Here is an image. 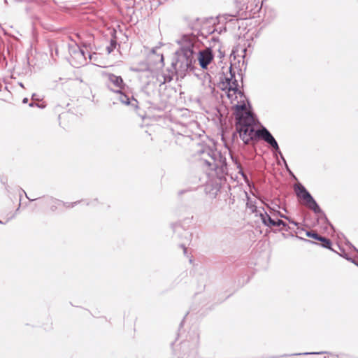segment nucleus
Here are the masks:
<instances>
[{
    "instance_id": "obj_1",
    "label": "nucleus",
    "mask_w": 358,
    "mask_h": 358,
    "mask_svg": "<svg viewBox=\"0 0 358 358\" xmlns=\"http://www.w3.org/2000/svg\"><path fill=\"white\" fill-rule=\"evenodd\" d=\"M233 108H234L236 130V132L233 134V138L236 136V133H238L240 138L245 145L262 139L271 147L278 148V142L265 127L259 129L255 128L253 115L251 112L246 111V105L244 101L241 103L234 105Z\"/></svg>"
},
{
    "instance_id": "obj_2",
    "label": "nucleus",
    "mask_w": 358,
    "mask_h": 358,
    "mask_svg": "<svg viewBox=\"0 0 358 358\" xmlns=\"http://www.w3.org/2000/svg\"><path fill=\"white\" fill-rule=\"evenodd\" d=\"M196 154L201 156V162L210 170L215 171L220 178L228 175L227 158L216 148L203 145L197 150Z\"/></svg>"
},
{
    "instance_id": "obj_3",
    "label": "nucleus",
    "mask_w": 358,
    "mask_h": 358,
    "mask_svg": "<svg viewBox=\"0 0 358 358\" xmlns=\"http://www.w3.org/2000/svg\"><path fill=\"white\" fill-rule=\"evenodd\" d=\"M194 39V36H183L182 41L185 44L182 45L180 49L176 51V56L171 64L173 69L176 71L185 73L188 70L194 69V63L195 62Z\"/></svg>"
},
{
    "instance_id": "obj_4",
    "label": "nucleus",
    "mask_w": 358,
    "mask_h": 358,
    "mask_svg": "<svg viewBox=\"0 0 358 358\" xmlns=\"http://www.w3.org/2000/svg\"><path fill=\"white\" fill-rule=\"evenodd\" d=\"M103 75L107 78L108 83V88L119 95V101L127 106H131L134 108H138V101L131 97L127 93L126 88H128L120 76H116L112 73H103Z\"/></svg>"
},
{
    "instance_id": "obj_5",
    "label": "nucleus",
    "mask_w": 358,
    "mask_h": 358,
    "mask_svg": "<svg viewBox=\"0 0 358 358\" xmlns=\"http://www.w3.org/2000/svg\"><path fill=\"white\" fill-rule=\"evenodd\" d=\"M294 191L298 199L303 200L306 206L312 210L314 213L320 214L322 213L318 203L302 184L299 183L295 185Z\"/></svg>"
},
{
    "instance_id": "obj_6",
    "label": "nucleus",
    "mask_w": 358,
    "mask_h": 358,
    "mask_svg": "<svg viewBox=\"0 0 358 358\" xmlns=\"http://www.w3.org/2000/svg\"><path fill=\"white\" fill-rule=\"evenodd\" d=\"M199 336L196 335L191 341H185L180 343L181 354L178 358H198Z\"/></svg>"
},
{
    "instance_id": "obj_7",
    "label": "nucleus",
    "mask_w": 358,
    "mask_h": 358,
    "mask_svg": "<svg viewBox=\"0 0 358 358\" xmlns=\"http://www.w3.org/2000/svg\"><path fill=\"white\" fill-rule=\"evenodd\" d=\"M23 193L25 194L26 197L31 201H38L37 203H36L35 206L36 207L38 208H45V207H50V210L52 211H55L59 206H62V201L55 199L52 196H43L41 198L38 199H30L26 192L22 189Z\"/></svg>"
},
{
    "instance_id": "obj_8",
    "label": "nucleus",
    "mask_w": 358,
    "mask_h": 358,
    "mask_svg": "<svg viewBox=\"0 0 358 358\" xmlns=\"http://www.w3.org/2000/svg\"><path fill=\"white\" fill-rule=\"evenodd\" d=\"M229 75H224L220 77L221 83L222 85V90H227V96L229 99H232L233 94L231 92V88L234 87V83L236 86H238V80L236 78V72L232 67V64L229 68Z\"/></svg>"
},
{
    "instance_id": "obj_9",
    "label": "nucleus",
    "mask_w": 358,
    "mask_h": 358,
    "mask_svg": "<svg viewBox=\"0 0 358 358\" xmlns=\"http://www.w3.org/2000/svg\"><path fill=\"white\" fill-rule=\"evenodd\" d=\"M263 212H260L259 217L262 220V223L268 227H282L280 230L288 231L290 229L289 226L283 220L278 219L277 220L273 219L265 210L264 208H262Z\"/></svg>"
},
{
    "instance_id": "obj_10",
    "label": "nucleus",
    "mask_w": 358,
    "mask_h": 358,
    "mask_svg": "<svg viewBox=\"0 0 358 358\" xmlns=\"http://www.w3.org/2000/svg\"><path fill=\"white\" fill-rule=\"evenodd\" d=\"M213 54L210 48L199 52L198 61L203 69H207L208 66L213 59Z\"/></svg>"
},
{
    "instance_id": "obj_11",
    "label": "nucleus",
    "mask_w": 358,
    "mask_h": 358,
    "mask_svg": "<svg viewBox=\"0 0 358 358\" xmlns=\"http://www.w3.org/2000/svg\"><path fill=\"white\" fill-rule=\"evenodd\" d=\"M295 238L300 240V241H302L305 243H307L308 244H311V245H320L324 248H326V249H329L333 252H336L335 250H334L332 248V242L329 239V238H327L324 236H320V238H319L318 241H320L321 243H319L317 242H315L314 241H311V240H309V239H306L305 238H303V237H301L298 235H296L295 236Z\"/></svg>"
},
{
    "instance_id": "obj_12",
    "label": "nucleus",
    "mask_w": 358,
    "mask_h": 358,
    "mask_svg": "<svg viewBox=\"0 0 358 358\" xmlns=\"http://www.w3.org/2000/svg\"><path fill=\"white\" fill-rule=\"evenodd\" d=\"M172 227L173 229L174 233H177L178 236L179 237L180 236V232L182 231V234H184L185 237L187 238V241H189L191 239L192 234H190L187 230H185L184 229H182L180 224H173Z\"/></svg>"
},
{
    "instance_id": "obj_13",
    "label": "nucleus",
    "mask_w": 358,
    "mask_h": 358,
    "mask_svg": "<svg viewBox=\"0 0 358 358\" xmlns=\"http://www.w3.org/2000/svg\"><path fill=\"white\" fill-rule=\"evenodd\" d=\"M179 71H176L174 69L173 70L168 69L167 73H164V82L163 83H169L173 80L175 73H178Z\"/></svg>"
},
{
    "instance_id": "obj_14",
    "label": "nucleus",
    "mask_w": 358,
    "mask_h": 358,
    "mask_svg": "<svg viewBox=\"0 0 358 358\" xmlns=\"http://www.w3.org/2000/svg\"><path fill=\"white\" fill-rule=\"evenodd\" d=\"M271 148L273 155L275 156H277L278 155H279L280 156V158H281L282 161L284 162L285 167L287 168V170H289L287 162L280 150L279 145H278V148H275L274 147H271Z\"/></svg>"
},
{
    "instance_id": "obj_15",
    "label": "nucleus",
    "mask_w": 358,
    "mask_h": 358,
    "mask_svg": "<svg viewBox=\"0 0 358 358\" xmlns=\"http://www.w3.org/2000/svg\"><path fill=\"white\" fill-rule=\"evenodd\" d=\"M231 92H233L234 93L232 94L233 96L234 95H236V94H238L241 98L242 97H244L245 98V94H244V92L241 90L239 88H238V86H236V85H235L234 83V87L233 88H231Z\"/></svg>"
},
{
    "instance_id": "obj_16",
    "label": "nucleus",
    "mask_w": 358,
    "mask_h": 358,
    "mask_svg": "<svg viewBox=\"0 0 358 358\" xmlns=\"http://www.w3.org/2000/svg\"><path fill=\"white\" fill-rule=\"evenodd\" d=\"M306 235L307 237L313 238L314 240L316 241H318L321 236L315 231H306Z\"/></svg>"
},
{
    "instance_id": "obj_17",
    "label": "nucleus",
    "mask_w": 358,
    "mask_h": 358,
    "mask_svg": "<svg viewBox=\"0 0 358 358\" xmlns=\"http://www.w3.org/2000/svg\"><path fill=\"white\" fill-rule=\"evenodd\" d=\"M117 44V43L115 38L110 40V45L106 48L108 54L111 53L116 48Z\"/></svg>"
},
{
    "instance_id": "obj_18",
    "label": "nucleus",
    "mask_w": 358,
    "mask_h": 358,
    "mask_svg": "<svg viewBox=\"0 0 358 358\" xmlns=\"http://www.w3.org/2000/svg\"><path fill=\"white\" fill-rule=\"evenodd\" d=\"M82 201H83V200L77 201L75 202H71V203L62 201V206H64L66 208H71L75 207L76 205H78V203H80Z\"/></svg>"
},
{
    "instance_id": "obj_19",
    "label": "nucleus",
    "mask_w": 358,
    "mask_h": 358,
    "mask_svg": "<svg viewBox=\"0 0 358 358\" xmlns=\"http://www.w3.org/2000/svg\"><path fill=\"white\" fill-rule=\"evenodd\" d=\"M74 53L78 56L83 57L85 62H86L85 52L81 48L78 47V50H75Z\"/></svg>"
},
{
    "instance_id": "obj_20",
    "label": "nucleus",
    "mask_w": 358,
    "mask_h": 358,
    "mask_svg": "<svg viewBox=\"0 0 358 358\" xmlns=\"http://www.w3.org/2000/svg\"><path fill=\"white\" fill-rule=\"evenodd\" d=\"M320 219L322 220H324V221L327 224H329L331 228H334L332 224L329 222V220H328L327 215H325V213L322 211V213H320Z\"/></svg>"
},
{
    "instance_id": "obj_21",
    "label": "nucleus",
    "mask_w": 358,
    "mask_h": 358,
    "mask_svg": "<svg viewBox=\"0 0 358 358\" xmlns=\"http://www.w3.org/2000/svg\"><path fill=\"white\" fill-rule=\"evenodd\" d=\"M320 219L322 220H324V221L327 224H329L331 228H334L332 224L329 222V220H328L327 215H325V213L322 211V213H320Z\"/></svg>"
},
{
    "instance_id": "obj_22",
    "label": "nucleus",
    "mask_w": 358,
    "mask_h": 358,
    "mask_svg": "<svg viewBox=\"0 0 358 358\" xmlns=\"http://www.w3.org/2000/svg\"><path fill=\"white\" fill-rule=\"evenodd\" d=\"M320 219L322 220H324V221L327 224H329L331 228H334L332 224L329 222V220H328L327 215H325V213L322 211V213H320Z\"/></svg>"
},
{
    "instance_id": "obj_23",
    "label": "nucleus",
    "mask_w": 358,
    "mask_h": 358,
    "mask_svg": "<svg viewBox=\"0 0 358 358\" xmlns=\"http://www.w3.org/2000/svg\"><path fill=\"white\" fill-rule=\"evenodd\" d=\"M339 250H341V253L338 252L337 251L334 252L335 253L338 254L339 256L343 257L345 259V257H349L348 255L345 252V250L341 247L340 245H338Z\"/></svg>"
},
{
    "instance_id": "obj_24",
    "label": "nucleus",
    "mask_w": 358,
    "mask_h": 358,
    "mask_svg": "<svg viewBox=\"0 0 358 358\" xmlns=\"http://www.w3.org/2000/svg\"><path fill=\"white\" fill-rule=\"evenodd\" d=\"M324 353H327V352L296 353L293 355H321Z\"/></svg>"
},
{
    "instance_id": "obj_25",
    "label": "nucleus",
    "mask_w": 358,
    "mask_h": 358,
    "mask_svg": "<svg viewBox=\"0 0 358 358\" xmlns=\"http://www.w3.org/2000/svg\"><path fill=\"white\" fill-rule=\"evenodd\" d=\"M345 244L350 248H352L354 251L358 252V249L354 246L348 239L345 240Z\"/></svg>"
},
{
    "instance_id": "obj_26",
    "label": "nucleus",
    "mask_w": 358,
    "mask_h": 358,
    "mask_svg": "<svg viewBox=\"0 0 358 358\" xmlns=\"http://www.w3.org/2000/svg\"><path fill=\"white\" fill-rule=\"evenodd\" d=\"M248 207L251 209L252 213H256V215H258V213L259 214L261 212L260 210H258L257 207L255 205Z\"/></svg>"
},
{
    "instance_id": "obj_27",
    "label": "nucleus",
    "mask_w": 358,
    "mask_h": 358,
    "mask_svg": "<svg viewBox=\"0 0 358 358\" xmlns=\"http://www.w3.org/2000/svg\"><path fill=\"white\" fill-rule=\"evenodd\" d=\"M284 219L287 220L289 223L293 224L295 226H298L299 224L297 222L294 221V220H292V218L287 215H285V217Z\"/></svg>"
},
{
    "instance_id": "obj_28",
    "label": "nucleus",
    "mask_w": 358,
    "mask_h": 358,
    "mask_svg": "<svg viewBox=\"0 0 358 358\" xmlns=\"http://www.w3.org/2000/svg\"><path fill=\"white\" fill-rule=\"evenodd\" d=\"M284 219L287 220L289 223L293 224L295 226H298L299 224L297 222L294 221V220H292V218L287 215H285V217Z\"/></svg>"
},
{
    "instance_id": "obj_29",
    "label": "nucleus",
    "mask_w": 358,
    "mask_h": 358,
    "mask_svg": "<svg viewBox=\"0 0 358 358\" xmlns=\"http://www.w3.org/2000/svg\"><path fill=\"white\" fill-rule=\"evenodd\" d=\"M98 203V199H94L92 201H87L86 202V205L87 206H90V205H95Z\"/></svg>"
},
{
    "instance_id": "obj_30",
    "label": "nucleus",
    "mask_w": 358,
    "mask_h": 358,
    "mask_svg": "<svg viewBox=\"0 0 358 358\" xmlns=\"http://www.w3.org/2000/svg\"><path fill=\"white\" fill-rule=\"evenodd\" d=\"M55 49V55H58V49H57V46H52L51 47V57L53 58L54 57V55H53V50Z\"/></svg>"
},
{
    "instance_id": "obj_31",
    "label": "nucleus",
    "mask_w": 358,
    "mask_h": 358,
    "mask_svg": "<svg viewBox=\"0 0 358 358\" xmlns=\"http://www.w3.org/2000/svg\"><path fill=\"white\" fill-rule=\"evenodd\" d=\"M229 155L231 156V158L232 161H233V162H234V164L236 165V167H238V164H241L238 162V161L237 158H236V157H234V156H233L232 155H231L230 153H229Z\"/></svg>"
},
{
    "instance_id": "obj_32",
    "label": "nucleus",
    "mask_w": 358,
    "mask_h": 358,
    "mask_svg": "<svg viewBox=\"0 0 358 358\" xmlns=\"http://www.w3.org/2000/svg\"><path fill=\"white\" fill-rule=\"evenodd\" d=\"M237 169H238V173L241 175V176H242V177H243V176L246 175V174L244 173V171H243V168H242V166H241V164H238V165Z\"/></svg>"
},
{
    "instance_id": "obj_33",
    "label": "nucleus",
    "mask_w": 358,
    "mask_h": 358,
    "mask_svg": "<svg viewBox=\"0 0 358 358\" xmlns=\"http://www.w3.org/2000/svg\"><path fill=\"white\" fill-rule=\"evenodd\" d=\"M243 178L245 182L247 183L249 187H250V182L249 180L248 176L247 175L243 176Z\"/></svg>"
},
{
    "instance_id": "obj_34",
    "label": "nucleus",
    "mask_w": 358,
    "mask_h": 358,
    "mask_svg": "<svg viewBox=\"0 0 358 358\" xmlns=\"http://www.w3.org/2000/svg\"><path fill=\"white\" fill-rule=\"evenodd\" d=\"M180 247H181L183 249V252H184L185 255H186L187 249V248L185 246V243H181L180 245Z\"/></svg>"
},
{
    "instance_id": "obj_35",
    "label": "nucleus",
    "mask_w": 358,
    "mask_h": 358,
    "mask_svg": "<svg viewBox=\"0 0 358 358\" xmlns=\"http://www.w3.org/2000/svg\"><path fill=\"white\" fill-rule=\"evenodd\" d=\"M189 191H190V189H182L178 192V194L182 195V194H183L187 192H189Z\"/></svg>"
},
{
    "instance_id": "obj_36",
    "label": "nucleus",
    "mask_w": 358,
    "mask_h": 358,
    "mask_svg": "<svg viewBox=\"0 0 358 358\" xmlns=\"http://www.w3.org/2000/svg\"><path fill=\"white\" fill-rule=\"evenodd\" d=\"M15 3H22V2H26V3H29V2H31L32 0H13Z\"/></svg>"
},
{
    "instance_id": "obj_37",
    "label": "nucleus",
    "mask_w": 358,
    "mask_h": 358,
    "mask_svg": "<svg viewBox=\"0 0 358 358\" xmlns=\"http://www.w3.org/2000/svg\"><path fill=\"white\" fill-rule=\"evenodd\" d=\"M337 357L338 358H352L350 356L348 355H337Z\"/></svg>"
},
{
    "instance_id": "obj_38",
    "label": "nucleus",
    "mask_w": 358,
    "mask_h": 358,
    "mask_svg": "<svg viewBox=\"0 0 358 358\" xmlns=\"http://www.w3.org/2000/svg\"><path fill=\"white\" fill-rule=\"evenodd\" d=\"M276 214L281 218H285V215L282 214L281 212L280 211H277L276 212Z\"/></svg>"
},
{
    "instance_id": "obj_39",
    "label": "nucleus",
    "mask_w": 358,
    "mask_h": 358,
    "mask_svg": "<svg viewBox=\"0 0 358 358\" xmlns=\"http://www.w3.org/2000/svg\"><path fill=\"white\" fill-rule=\"evenodd\" d=\"M31 99L32 100H38V99H36V94H32Z\"/></svg>"
},
{
    "instance_id": "obj_40",
    "label": "nucleus",
    "mask_w": 358,
    "mask_h": 358,
    "mask_svg": "<svg viewBox=\"0 0 358 358\" xmlns=\"http://www.w3.org/2000/svg\"><path fill=\"white\" fill-rule=\"evenodd\" d=\"M31 99L32 100H38V99H36V94H32Z\"/></svg>"
},
{
    "instance_id": "obj_41",
    "label": "nucleus",
    "mask_w": 358,
    "mask_h": 358,
    "mask_svg": "<svg viewBox=\"0 0 358 358\" xmlns=\"http://www.w3.org/2000/svg\"><path fill=\"white\" fill-rule=\"evenodd\" d=\"M36 103H34V102H33V101H32V102H31V103H29V106H30V107H34V106H36Z\"/></svg>"
},
{
    "instance_id": "obj_42",
    "label": "nucleus",
    "mask_w": 358,
    "mask_h": 358,
    "mask_svg": "<svg viewBox=\"0 0 358 358\" xmlns=\"http://www.w3.org/2000/svg\"><path fill=\"white\" fill-rule=\"evenodd\" d=\"M28 102V99L27 98H24L23 100H22V103H27Z\"/></svg>"
},
{
    "instance_id": "obj_43",
    "label": "nucleus",
    "mask_w": 358,
    "mask_h": 358,
    "mask_svg": "<svg viewBox=\"0 0 358 358\" xmlns=\"http://www.w3.org/2000/svg\"><path fill=\"white\" fill-rule=\"evenodd\" d=\"M21 197H22V196L20 195V201H21ZM20 207V203H19V206H18V208L16 209V211H15L16 213L19 210Z\"/></svg>"
},
{
    "instance_id": "obj_44",
    "label": "nucleus",
    "mask_w": 358,
    "mask_h": 358,
    "mask_svg": "<svg viewBox=\"0 0 358 358\" xmlns=\"http://www.w3.org/2000/svg\"><path fill=\"white\" fill-rule=\"evenodd\" d=\"M36 106L41 108H44V106L40 105L39 103L36 104Z\"/></svg>"
},
{
    "instance_id": "obj_45",
    "label": "nucleus",
    "mask_w": 358,
    "mask_h": 358,
    "mask_svg": "<svg viewBox=\"0 0 358 358\" xmlns=\"http://www.w3.org/2000/svg\"><path fill=\"white\" fill-rule=\"evenodd\" d=\"M212 40H213V41H217V42H219V40H218L217 38H215V37H213V38H212Z\"/></svg>"
},
{
    "instance_id": "obj_46",
    "label": "nucleus",
    "mask_w": 358,
    "mask_h": 358,
    "mask_svg": "<svg viewBox=\"0 0 358 358\" xmlns=\"http://www.w3.org/2000/svg\"><path fill=\"white\" fill-rule=\"evenodd\" d=\"M29 10H30V9H29V7H26L25 10H26V12H27V13L29 12Z\"/></svg>"
},
{
    "instance_id": "obj_47",
    "label": "nucleus",
    "mask_w": 358,
    "mask_h": 358,
    "mask_svg": "<svg viewBox=\"0 0 358 358\" xmlns=\"http://www.w3.org/2000/svg\"><path fill=\"white\" fill-rule=\"evenodd\" d=\"M238 76L241 77V80L243 81V77H242V74L238 73Z\"/></svg>"
},
{
    "instance_id": "obj_48",
    "label": "nucleus",
    "mask_w": 358,
    "mask_h": 358,
    "mask_svg": "<svg viewBox=\"0 0 358 358\" xmlns=\"http://www.w3.org/2000/svg\"><path fill=\"white\" fill-rule=\"evenodd\" d=\"M19 85H20L22 87H24V85H23V84H22V83H20Z\"/></svg>"
},
{
    "instance_id": "obj_49",
    "label": "nucleus",
    "mask_w": 358,
    "mask_h": 358,
    "mask_svg": "<svg viewBox=\"0 0 358 358\" xmlns=\"http://www.w3.org/2000/svg\"><path fill=\"white\" fill-rule=\"evenodd\" d=\"M182 324H183V320L180 322V327H182Z\"/></svg>"
},
{
    "instance_id": "obj_50",
    "label": "nucleus",
    "mask_w": 358,
    "mask_h": 358,
    "mask_svg": "<svg viewBox=\"0 0 358 358\" xmlns=\"http://www.w3.org/2000/svg\"><path fill=\"white\" fill-rule=\"evenodd\" d=\"M4 3L7 5L8 4L7 0H4Z\"/></svg>"
},
{
    "instance_id": "obj_51",
    "label": "nucleus",
    "mask_w": 358,
    "mask_h": 358,
    "mask_svg": "<svg viewBox=\"0 0 358 358\" xmlns=\"http://www.w3.org/2000/svg\"><path fill=\"white\" fill-rule=\"evenodd\" d=\"M0 223L2 224L3 222L0 220Z\"/></svg>"
},
{
    "instance_id": "obj_52",
    "label": "nucleus",
    "mask_w": 358,
    "mask_h": 358,
    "mask_svg": "<svg viewBox=\"0 0 358 358\" xmlns=\"http://www.w3.org/2000/svg\"><path fill=\"white\" fill-rule=\"evenodd\" d=\"M357 266H358V264H357Z\"/></svg>"
}]
</instances>
